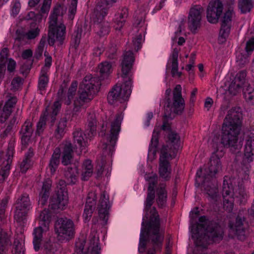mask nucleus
<instances>
[{
    "label": "nucleus",
    "mask_w": 254,
    "mask_h": 254,
    "mask_svg": "<svg viewBox=\"0 0 254 254\" xmlns=\"http://www.w3.org/2000/svg\"><path fill=\"white\" fill-rule=\"evenodd\" d=\"M40 29L38 27L31 29L27 33V39L31 40L35 38L39 35Z\"/></svg>",
    "instance_id": "6e6d98bb"
},
{
    "label": "nucleus",
    "mask_w": 254,
    "mask_h": 254,
    "mask_svg": "<svg viewBox=\"0 0 254 254\" xmlns=\"http://www.w3.org/2000/svg\"><path fill=\"white\" fill-rule=\"evenodd\" d=\"M98 242L97 241L94 242L93 243L92 241L90 242V246L89 250L91 249L89 254H100V249L99 247Z\"/></svg>",
    "instance_id": "13d9d810"
},
{
    "label": "nucleus",
    "mask_w": 254,
    "mask_h": 254,
    "mask_svg": "<svg viewBox=\"0 0 254 254\" xmlns=\"http://www.w3.org/2000/svg\"><path fill=\"white\" fill-rule=\"evenodd\" d=\"M244 156L249 163L254 160V138L252 135L249 136L246 140Z\"/></svg>",
    "instance_id": "c756f323"
},
{
    "label": "nucleus",
    "mask_w": 254,
    "mask_h": 254,
    "mask_svg": "<svg viewBox=\"0 0 254 254\" xmlns=\"http://www.w3.org/2000/svg\"><path fill=\"white\" fill-rule=\"evenodd\" d=\"M235 16L233 7L230 6L225 11L222 19L220 35L221 37L225 39L229 35L231 21Z\"/></svg>",
    "instance_id": "5701e85b"
},
{
    "label": "nucleus",
    "mask_w": 254,
    "mask_h": 254,
    "mask_svg": "<svg viewBox=\"0 0 254 254\" xmlns=\"http://www.w3.org/2000/svg\"><path fill=\"white\" fill-rule=\"evenodd\" d=\"M96 30L100 36L107 35L110 30V27L108 22L106 21H98L96 24Z\"/></svg>",
    "instance_id": "e433bc0d"
},
{
    "label": "nucleus",
    "mask_w": 254,
    "mask_h": 254,
    "mask_svg": "<svg viewBox=\"0 0 254 254\" xmlns=\"http://www.w3.org/2000/svg\"><path fill=\"white\" fill-rule=\"evenodd\" d=\"M126 21H123L122 19L119 18V17L115 15V18L114 19V27L116 30H118L120 31L121 29L123 28L125 23Z\"/></svg>",
    "instance_id": "bf43d9fd"
},
{
    "label": "nucleus",
    "mask_w": 254,
    "mask_h": 254,
    "mask_svg": "<svg viewBox=\"0 0 254 254\" xmlns=\"http://www.w3.org/2000/svg\"><path fill=\"white\" fill-rule=\"evenodd\" d=\"M30 160L25 158L23 160L20 165V170L22 173H25L29 169L30 165Z\"/></svg>",
    "instance_id": "338daca9"
},
{
    "label": "nucleus",
    "mask_w": 254,
    "mask_h": 254,
    "mask_svg": "<svg viewBox=\"0 0 254 254\" xmlns=\"http://www.w3.org/2000/svg\"><path fill=\"white\" fill-rule=\"evenodd\" d=\"M47 69H42L41 75L39 78L38 88L40 91H43L46 89L49 82V78L47 74Z\"/></svg>",
    "instance_id": "37998d69"
},
{
    "label": "nucleus",
    "mask_w": 254,
    "mask_h": 254,
    "mask_svg": "<svg viewBox=\"0 0 254 254\" xmlns=\"http://www.w3.org/2000/svg\"><path fill=\"white\" fill-rule=\"evenodd\" d=\"M22 84V79L20 77L14 78L11 83V89L14 91L18 90Z\"/></svg>",
    "instance_id": "052dcab7"
},
{
    "label": "nucleus",
    "mask_w": 254,
    "mask_h": 254,
    "mask_svg": "<svg viewBox=\"0 0 254 254\" xmlns=\"http://www.w3.org/2000/svg\"><path fill=\"white\" fill-rule=\"evenodd\" d=\"M17 102V98L15 97H10L5 102L1 115V118L6 120L11 114L13 109Z\"/></svg>",
    "instance_id": "473e14b6"
},
{
    "label": "nucleus",
    "mask_w": 254,
    "mask_h": 254,
    "mask_svg": "<svg viewBox=\"0 0 254 254\" xmlns=\"http://www.w3.org/2000/svg\"><path fill=\"white\" fill-rule=\"evenodd\" d=\"M8 49L7 48H3L0 52V63L5 64L8 58Z\"/></svg>",
    "instance_id": "e2e57ef3"
},
{
    "label": "nucleus",
    "mask_w": 254,
    "mask_h": 254,
    "mask_svg": "<svg viewBox=\"0 0 254 254\" xmlns=\"http://www.w3.org/2000/svg\"><path fill=\"white\" fill-rule=\"evenodd\" d=\"M86 243L84 237L79 238L75 242V251L73 254H86V251H84V248Z\"/></svg>",
    "instance_id": "a18cd8bd"
},
{
    "label": "nucleus",
    "mask_w": 254,
    "mask_h": 254,
    "mask_svg": "<svg viewBox=\"0 0 254 254\" xmlns=\"http://www.w3.org/2000/svg\"><path fill=\"white\" fill-rule=\"evenodd\" d=\"M97 120L94 113H89L87 118V127L86 130L88 138L96 134Z\"/></svg>",
    "instance_id": "2f4dec72"
},
{
    "label": "nucleus",
    "mask_w": 254,
    "mask_h": 254,
    "mask_svg": "<svg viewBox=\"0 0 254 254\" xmlns=\"http://www.w3.org/2000/svg\"><path fill=\"white\" fill-rule=\"evenodd\" d=\"M93 174V165L90 160H85L82 165V180L87 181Z\"/></svg>",
    "instance_id": "c9c22d12"
},
{
    "label": "nucleus",
    "mask_w": 254,
    "mask_h": 254,
    "mask_svg": "<svg viewBox=\"0 0 254 254\" xmlns=\"http://www.w3.org/2000/svg\"><path fill=\"white\" fill-rule=\"evenodd\" d=\"M10 165L7 162V164L0 170V183H3L8 177L9 173Z\"/></svg>",
    "instance_id": "603ef678"
},
{
    "label": "nucleus",
    "mask_w": 254,
    "mask_h": 254,
    "mask_svg": "<svg viewBox=\"0 0 254 254\" xmlns=\"http://www.w3.org/2000/svg\"><path fill=\"white\" fill-rule=\"evenodd\" d=\"M243 94L246 102L254 106V88L250 85L247 86L243 89Z\"/></svg>",
    "instance_id": "a19ab883"
},
{
    "label": "nucleus",
    "mask_w": 254,
    "mask_h": 254,
    "mask_svg": "<svg viewBox=\"0 0 254 254\" xmlns=\"http://www.w3.org/2000/svg\"><path fill=\"white\" fill-rule=\"evenodd\" d=\"M145 179L148 182L149 186L152 188V191H154V187L157 183L158 177L156 174H150L145 176Z\"/></svg>",
    "instance_id": "3c124183"
},
{
    "label": "nucleus",
    "mask_w": 254,
    "mask_h": 254,
    "mask_svg": "<svg viewBox=\"0 0 254 254\" xmlns=\"http://www.w3.org/2000/svg\"><path fill=\"white\" fill-rule=\"evenodd\" d=\"M156 202L158 207L163 208L166 206L167 201V191L164 184H160L156 190Z\"/></svg>",
    "instance_id": "c85d7f7f"
},
{
    "label": "nucleus",
    "mask_w": 254,
    "mask_h": 254,
    "mask_svg": "<svg viewBox=\"0 0 254 254\" xmlns=\"http://www.w3.org/2000/svg\"><path fill=\"white\" fill-rule=\"evenodd\" d=\"M51 185L52 182L50 179L45 180L43 183L38 201L39 205H41V206H44L46 203L49 198Z\"/></svg>",
    "instance_id": "cd10ccee"
},
{
    "label": "nucleus",
    "mask_w": 254,
    "mask_h": 254,
    "mask_svg": "<svg viewBox=\"0 0 254 254\" xmlns=\"http://www.w3.org/2000/svg\"><path fill=\"white\" fill-rule=\"evenodd\" d=\"M48 114L47 110L41 116L37 125V133L39 135L45 128L46 125L47 116Z\"/></svg>",
    "instance_id": "49530a36"
},
{
    "label": "nucleus",
    "mask_w": 254,
    "mask_h": 254,
    "mask_svg": "<svg viewBox=\"0 0 254 254\" xmlns=\"http://www.w3.org/2000/svg\"><path fill=\"white\" fill-rule=\"evenodd\" d=\"M61 156L60 150L56 148L54 151L50 160L49 167L52 174H54L60 163V157Z\"/></svg>",
    "instance_id": "f704fd0d"
},
{
    "label": "nucleus",
    "mask_w": 254,
    "mask_h": 254,
    "mask_svg": "<svg viewBox=\"0 0 254 254\" xmlns=\"http://www.w3.org/2000/svg\"><path fill=\"white\" fill-rule=\"evenodd\" d=\"M55 230L59 236L64 239L72 237L74 233L73 223L67 218H58L55 224Z\"/></svg>",
    "instance_id": "2eb2a0df"
},
{
    "label": "nucleus",
    "mask_w": 254,
    "mask_h": 254,
    "mask_svg": "<svg viewBox=\"0 0 254 254\" xmlns=\"http://www.w3.org/2000/svg\"><path fill=\"white\" fill-rule=\"evenodd\" d=\"M77 87V82L74 81L72 82L67 92V98H65L64 104L69 105L71 104V100L75 96Z\"/></svg>",
    "instance_id": "c03bdc74"
},
{
    "label": "nucleus",
    "mask_w": 254,
    "mask_h": 254,
    "mask_svg": "<svg viewBox=\"0 0 254 254\" xmlns=\"http://www.w3.org/2000/svg\"><path fill=\"white\" fill-rule=\"evenodd\" d=\"M12 254H25L23 245L18 241H14L12 249Z\"/></svg>",
    "instance_id": "8fccbe9b"
},
{
    "label": "nucleus",
    "mask_w": 254,
    "mask_h": 254,
    "mask_svg": "<svg viewBox=\"0 0 254 254\" xmlns=\"http://www.w3.org/2000/svg\"><path fill=\"white\" fill-rule=\"evenodd\" d=\"M67 181L59 180L57 185V192L53 196L50 203V207L54 210H63L67 205L68 201L67 192L66 188Z\"/></svg>",
    "instance_id": "f8f14e48"
},
{
    "label": "nucleus",
    "mask_w": 254,
    "mask_h": 254,
    "mask_svg": "<svg viewBox=\"0 0 254 254\" xmlns=\"http://www.w3.org/2000/svg\"><path fill=\"white\" fill-rule=\"evenodd\" d=\"M88 136H86V134H84L80 128L76 129L73 132V139L74 143H76L75 146L78 145L81 150V152L84 150V153L86 152L85 150L87 146L86 138Z\"/></svg>",
    "instance_id": "bb28decb"
},
{
    "label": "nucleus",
    "mask_w": 254,
    "mask_h": 254,
    "mask_svg": "<svg viewBox=\"0 0 254 254\" xmlns=\"http://www.w3.org/2000/svg\"><path fill=\"white\" fill-rule=\"evenodd\" d=\"M97 196L95 192L88 193L83 214V217L85 221H88L91 217L95 209L96 203Z\"/></svg>",
    "instance_id": "b1692460"
},
{
    "label": "nucleus",
    "mask_w": 254,
    "mask_h": 254,
    "mask_svg": "<svg viewBox=\"0 0 254 254\" xmlns=\"http://www.w3.org/2000/svg\"><path fill=\"white\" fill-rule=\"evenodd\" d=\"M34 131L33 124L30 120L25 121L19 131L22 149H25L28 145Z\"/></svg>",
    "instance_id": "4be33fe9"
},
{
    "label": "nucleus",
    "mask_w": 254,
    "mask_h": 254,
    "mask_svg": "<svg viewBox=\"0 0 254 254\" xmlns=\"http://www.w3.org/2000/svg\"><path fill=\"white\" fill-rule=\"evenodd\" d=\"M66 127V119H61L56 125L55 135L57 138H61L64 133V129Z\"/></svg>",
    "instance_id": "79ce46f5"
},
{
    "label": "nucleus",
    "mask_w": 254,
    "mask_h": 254,
    "mask_svg": "<svg viewBox=\"0 0 254 254\" xmlns=\"http://www.w3.org/2000/svg\"><path fill=\"white\" fill-rule=\"evenodd\" d=\"M82 32V28L81 26H78L74 30L71 36V45L72 48L76 49L80 42Z\"/></svg>",
    "instance_id": "58836bf2"
},
{
    "label": "nucleus",
    "mask_w": 254,
    "mask_h": 254,
    "mask_svg": "<svg viewBox=\"0 0 254 254\" xmlns=\"http://www.w3.org/2000/svg\"><path fill=\"white\" fill-rule=\"evenodd\" d=\"M98 67L100 73L99 79L93 77L91 75H87L80 83L78 91V97L74 101L73 111L74 113L78 112L85 103L92 100L101 85L100 81L107 77L111 72L112 65L108 62L102 63L99 65Z\"/></svg>",
    "instance_id": "7ed1b4c3"
},
{
    "label": "nucleus",
    "mask_w": 254,
    "mask_h": 254,
    "mask_svg": "<svg viewBox=\"0 0 254 254\" xmlns=\"http://www.w3.org/2000/svg\"><path fill=\"white\" fill-rule=\"evenodd\" d=\"M51 4V0H44L40 12L41 13H46L48 12L50 8Z\"/></svg>",
    "instance_id": "69168bd1"
},
{
    "label": "nucleus",
    "mask_w": 254,
    "mask_h": 254,
    "mask_svg": "<svg viewBox=\"0 0 254 254\" xmlns=\"http://www.w3.org/2000/svg\"><path fill=\"white\" fill-rule=\"evenodd\" d=\"M246 52L248 55L251 54L254 50V38H252L246 43L245 47Z\"/></svg>",
    "instance_id": "4d7b16f0"
},
{
    "label": "nucleus",
    "mask_w": 254,
    "mask_h": 254,
    "mask_svg": "<svg viewBox=\"0 0 254 254\" xmlns=\"http://www.w3.org/2000/svg\"><path fill=\"white\" fill-rule=\"evenodd\" d=\"M242 114L240 108L234 107L229 110L222 126V134L221 141L213 139V147L216 149H221L224 151L225 147H228L233 153H236V157H241L240 150L242 144L238 141V135L241 129Z\"/></svg>",
    "instance_id": "f03ea898"
},
{
    "label": "nucleus",
    "mask_w": 254,
    "mask_h": 254,
    "mask_svg": "<svg viewBox=\"0 0 254 254\" xmlns=\"http://www.w3.org/2000/svg\"><path fill=\"white\" fill-rule=\"evenodd\" d=\"M220 149V150L218 148L216 149L212 153L203 177H201V169L198 170L196 174V182L201 184L205 193L212 198H214L217 193L216 182L213 177L222 170L220 159L223 156L224 152L221 148Z\"/></svg>",
    "instance_id": "20e7f679"
},
{
    "label": "nucleus",
    "mask_w": 254,
    "mask_h": 254,
    "mask_svg": "<svg viewBox=\"0 0 254 254\" xmlns=\"http://www.w3.org/2000/svg\"><path fill=\"white\" fill-rule=\"evenodd\" d=\"M182 87L177 85L173 91V103L168 98L164 105L163 119H171L172 110L177 114H181L185 108V101L182 96Z\"/></svg>",
    "instance_id": "1a4fd4ad"
},
{
    "label": "nucleus",
    "mask_w": 254,
    "mask_h": 254,
    "mask_svg": "<svg viewBox=\"0 0 254 254\" xmlns=\"http://www.w3.org/2000/svg\"><path fill=\"white\" fill-rule=\"evenodd\" d=\"M78 171L76 167H67L64 171V177L68 185L75 184L77 180Z\"/></svg>",
    "instance_id": "72a5a7b5"
},
{
    "label": "nucleus",
    "mask_w": 254,
    "mask_h": 254,
    "mask_svg": "<svg viewBox=\"0 0 254 254\" xmlns=\"http://www.w3.org/2000/svg\"><path fill=\"white\" fill-rule=\"evenodd\" d=\"M116 15L119 17V18L122 19L123 21H126L128 16V9L126 7L122 8Z\"/></svg>",
    "instance_id": "680f3d73"
},
{
    "label": "nucleus",
    "mask_w": 254,
    "mask_h": 254,
    "mask_svg": "<svg viewBox=\"0 0 254 254\" xmlns=\"http://www.w3.org/2000/svg\"><path fill=\"white\" fill-rule=\"evenodd\" d=\"M158 144V138L157 134H154L151 140V144L149 148V153L155 155L157 151V147Z\"/></svg>",
    "instance_id": "09e8293b"
},
{
    "label": "nucleus",
    "mask_w": 254,
    "mask_h": 254,
    "mask_svg": "<svg viewBox=\"0 0 254 254\" xmlns=\"http://www.w3.org/2000/svg\"><path fill=\"white\" fill-rule=\"evenodd\" d=\"M73 147L69 141H66L63 144V151L62 152V164L64 166H67L71 164L73 160Z\"/></svg>",
    "instance_id": "a878e982"
},
{
    "label": "nucleus",
    "mask_w": 254,
    "mask_h": 254,
    "mask_svg": "<svg viewBox=\"0 0 254 254\" xmlns=\"http://www.w3.org/2000/svg\"><path fill=\"white\" fill-rule=\"evenodd\" d=\"M230 232L234 233L237 238L243 241L246 238V227L247 223L244 216L239 214L234 223L229 224Z\"/></svg>",
    "instance_id": "aec40b11"
},
{
    "label": "nucleus",
    "mask_w": 254,
    "mask_h": 254,
    "mask_svg": "<svg viewBox=\"0 0 254 254\" xmlns=\"http://www.w3.org/2000/svg\"><path fill=\"white\" fill-rule=\"evenodd\" d=\"M123 117L121 114H117L114 122L111 123V129L109 133H106L105 131L107 127V122H104L102 125L101 130L99 132V135L102 138L101 141L103 143V149L108 150L109 154H112L114 146L118 139L119 133L120 131V127Z\"/></svg>",
    "instance_id": "0eeeda50"
},
{
    "label": "nucleus",
    "mask_w": 254,
    "mask_h": 254,
    "mask_svg": "<svg viewBox=\"0 0 254 254\" xmlns=\"http://www.w3.org/2000/svg\"><path fill=\"white\" fill-rule=\"evenodd\" d=\"M31 208V202L29 195L26 193H23L17 199L15 203V220L18 223H23Z\"/></svg>",
    "instance_id": "ddd939ff"
},
{
    "label": "nucleus",
    "mask_w": 254,
    "mask_h": 254,
    "mask_svg": "<svg viewBox=\"0 0 254 254\" xmlns=\"http://www.w3.org/2000/svg\"><path fill=\"white\" fill-rule=\"evenodd\" d=\"M7 200L3 199L0 204V224L3 223L5 218V211L7 206Z\"/></svg>",
    "instance_id": "864d4df0"
},
{
    "label": "nucleus",
    "mask_w": 254,
    "mask_h": 254,
    "mask_svg": "<svg viewBox=\"0 0 254 254\" xmlns=\"http://www.w3.org/2000/svg\"><path fill=\"white\" fill-rule=\"evenodd\" d=\"M175 155L168 152V149L166 146L161 148L159 158V172L160 177L165 180H168L170 178L171 166L169 161Z\"/></svg>",
    "instance_id": "4468645a"
},
{
    "label": "nucleus",
    "mask_w": 254,
    "mask_h": 254,
    "mask_svg": "<svg viewBox=\"0 0 254 254\" xmlns=\"http://www.w3.org/2000/svg\"><path fill=\"white\" fill-rule=\"evenodd\" d=\"M155 191L150 187L147 189V194L144 205L145 217L150 219L145 225V219L143 218L141 229L138 252L143 253L145 252L146 243L149 239L153 245V248L148 251L147 254H155L156 250H160L162 246L164 236L160 232V219L156 208L151 206L154 202Z\"/></svg>",
    "instance_id": "f257e3e1"
},
{
    "label": "nucleus",
    "mask_w": 254,
    "mask_h": 254,
    "mask_svg": "<svg viewBox=\"0 0 254 254\" xmlns=\"http://www.w3.org/2000/svg\"><path fill=\"white\" fill-rule=\"evenodd\" d=\"M246 72L244 70L239 72L229 85L228 91L229 93L235 95L240 91V88L245 82Z\"/></svg>",
    "instance_id": "393cba45"
},
{
    "label": "nucleus",
    "mask_w": 254,
    "mask_h": 254,
    "mask_svg": "<svg viewBox=\"0 0 254 254\" xmlns=\"http://www.w3.org/2000/svg\"><path fill=\"white\" fill-rule=\"evenodd\" d=\"M192 238L196 239L198 245L204 246L210 241L217 242L223 239V231L216 222L209 221L204 216L199 218V223L191 228Z\"/></svg>",
    "instance_id": "39448f33"
},
{
    "label": "nucleus",
    "mask_w": 254,
    "mask_h": 254,
    "mask_svg": "<svg viewBox=\"0 0 254 254\" xmlns=\"http://www.w3.org/2000/svg\"><path fill=\"white\" fill-rule=\"evenodd\" d=\"M162 129L164 130H170V125L165 120L163 121ZM168 139V140L167 141V144L166 145H163L162 147L166 146L168 149V152L175 155L180 147V136L175 131L169 130Z\"/></svg>",
    "instance_id": "f3484780"
},
{
    "label": "nucleus",
    "mask_w": 254,
    "mask_h": 254,
    "mask_svg": "<svg viewBox=\"0 0 254 254\" xmlns=\"http://www.w3.org/2000/svg\"><path fill=\"white\" fill-rule=\"evenodd\" d=\"M134 62V57L131 51L128 50L124 53L121 63L122 67L121 76L123 79H128L130 77L132 79L131 69Z\"/></svg>",
    "instance_id": "6ab92c4d"
},
{
    "label": "nucleus",
    "mask_w": 254,
    "mask_h": 254,
    "mask_svg": "<svg viewBox=\"0 0 254 254\" xmlns=\"http://www.w3.org/2000/svg\"><path fill=\"white\" fill-rule=\"evenodd\" d=\"M203 11L202 7L200 5H193L190 10L188 25L190 30L194 34L197 32L198 29L200 27Z\"/></svg>",
    "instance_id": "dca6fc26"
},
{
    "label": "nucleus",
    "mask_w": 254,
    "mask_h": 254,
    "mask_svg": "<svg viewBox=\"0 0 254 254\" xmlns=\"http://www.w3.org/2000/svg\"><path fill=\"white\" fill-rule=\"evenodd\" d=\"M76 7L77 4H75V3L74 2L73 3H71V4L69 6V18L70 19H73L75 13L76 12Z\"/></svg>",
    "instance_id": "774afa93"
},
{
    "label": "nucleus",
    "mask_w": 254,
    "mask_h": 254,
    "mask_svg": "<svg viewBox=\"0 0 254 254\" xmlns=\"http://www.w3.org/2000/svg\"><path fill=\"white\" fill-rule=\"evenodd\" d=\"M142 41V38L141 34L137 36L133 39V45L136 51H138L141 48Z\"/></svg>",
    "instance_id": "0e129e2a"
},
{
    "label": "nucleus",
    "mask_w": 254,
    "mask_h": 254,
    "mask_svg": "<svg viewBox=\"0 0 254 254\" xmlns=\"http://www.w3.org/2000/svg\"><path fill=\"white\" fill-rule=\"evenodd\" d=\"M111 205L109 203V197L103 192L101 196L99 204L97 207L99 221L102 225H105L109 218V210Z\"/></svg>",
    "instance_id": "412c9836"
},
{
    "label": "nucleus",
    "mask_w": 254,
    "mask_h": 254,
    "mask_svg": "<svg viewBox=\"0 0 254 254\" xmlns=\"http://www.w3.org/2000/svg\"><path fill=\"white\" fill-rule=\"evenodd\" d=\"M254 4V0H239L238 7L241 13H246L251 11Z\"/></svg>",
    "instance_id": "ea45409f"
},
{
    "label": "nucleus",
    "mask_w": 254,
    "mask_h": 254,
    "mask_svg": "<svg viewBox=\"0 0 254 254\" xmlns=\"http://www.w3.org/2000/svg\"><path fill=\"white\" fill-rule=\"evenodd\" d=\"M222 195L223 199L224 208L228 212H230L233 208L235 197L241 201L242 198H245L246 195L244 190L242 189H239V192L234 191L233 186L230 180L224 179L222 186Z\"/></svg>",
    "instance_id": "6e6552de"
},
{
    "label": "nucleus",
    "mask_w": 254,
    "mask_h": 254,
    "mask_svg": "<svg viewBox=\"0 0 254 254\" xmlns=\"http://www.w3.org/2000/svg\"><path fill=\"white\" fill-rule=\"evenodd\" d=\"M110 7H108V6H101L98 5V3L97 5V9L98 10H100L99 13V15H97L99 17L98 18V21L99 20L100 21H102V19L107 15L108 12V9Z\"/></svg>",
    "instance_id": "5fc2aeb1"
},
{
    "label": "nucleus",
    "mask_w": 254,
    "mask_h": 254,
    "mask_svg": "<svg viewBox=\"0 0 254 254\" xmlns=\"http://www.w3.org/2000/svg\"><path fill=\"white\" fill-rule=\"evenodd\" d=\"M64 10L61 4H57L53 9L50 16L48 42L50 46H53L56 41L63 43L65 38V26L62 23H58V17L62 16Z\"/></svg>",
    "instance_id": "423d86ee"
},
{
    "label": "nucleus",
    "mask_w": 254,
    "mask_h": 254,
    "mask_svg": "<svg viewBox=\"0 0 254 254\" xmlns=\"http://www.w3.org/2000/svg\"><path fill=\"white\" fill-rule=\"evenodd\" d=\"M39 219L40 226L34 229L33 233V245L36 251H38L40 249L43 232L48 230L49 224L51 220V215L49 210L44 209L41 211Z\"/></svg>",
    "instance_id": "9b49d317"
},
{
    "label": "nucleus",
    "mask_w": 254,
    "mask_h": 254,
    "mask_svg": "<svg viewBox=\"0 0 254 254\" xmlns=\"http://www.w3.org/2000/svg\"><path fill=\"white\" fill-rule=\"evenodd\" d=\"M124 86L123 91L120 86L115 85L109 91L108 95V100L110 104H113L116 101L122 102L127 100L131 93L132 79L128 78V79H123Z\"/></svg>",
    "instance_id": "9d476101"
},
{
    "label": "nucleus",
    "mask_w": 254,
    "mask_h": 254,
    "mask_svg": "<svg viewBox=\"0 0 254 254\" xmlns=\"http://www.w3.org/2000/svg\"><path fill=\"white\" fill-rule=\"evenodd\" d=\"M178 55L179 50L177 48H175L169 60V63L171 64V73L173 77L177 75L180 77L182 75V72L178 71Z\"/></svg>",
    "instance_id": "7c9ffc66"
},
{
    "label": "nucleus",
    "mask_w": 254,
    "mask_h": 254,
    "mask_svg": "<svg viewBox=\"0 0 254 254\" xmlns=\"http://www.w3.org/2000/svg\"><path fill=\"white\" fill-rule=\"evenodd\" d=\"M45 254H56L57 251L56 244L48 241L43 246Z\"/></svg>",
    "instance_id": "de8ad7c7"
},
{
    "label": "nucleus",
    "mask_w": 254,
    "mask_h": 254,
    "mask_svg": "<svg viewBox=\"0 0 254 254\" xmlns=\"http://www.w3.org/2000/svg\"><path fill=\"white\" fill-rule=\"evenodd\" d=\"M9 242L8 234L4 230L0 229V254H6V246Z\"/></svg>",
    "instance_id": "4c0bfd02"
},
{
    "label": "nucleus",
    "mask_w": 254,
    "mask_h": 254,
    "mask_svg": "<svg viewBox=\"0 0 254 254\" xmlns=\"http://www.w3.org/2000/svg\"><path fill=\"white\" fill-rule=\"evenodd\" d=\"M223 4L219 0L211 1L207 7L206 17L210 23H216L222 13Z\"/></svg>",
    "instance_id": "a211bd4d"
}]
</instances>
